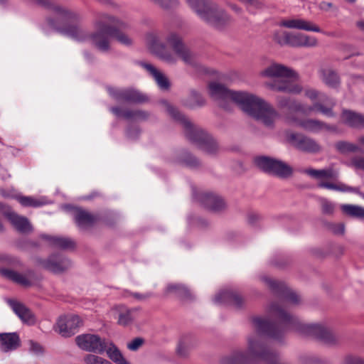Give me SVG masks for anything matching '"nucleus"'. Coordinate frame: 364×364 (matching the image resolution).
<instances>
[{
  "mask_svg": "<svg viewBox=\"0 0 364 364\" xmlns=\"http://www.w3.org/2000/svg\"><path fill=\"white\" fill-rule=\"evenodd\" d=\"M208 88L210 95L219 102L220 107L228 109L226 104L232 102L247 114L260 120L266 126H272L278 116L276 110L269 103L255 95L232 91L218 82L210 83Z\"/></svg>",
  "mask_w": 364,
  "mask_h": 364,
  "instance_id": "nucleus-1",
  "label": "nucleus"
},
{
  "mask_svg": "<svg viewBox=\"0 0 364 364\" xmlns=\"http://www.w3.org/2000/svg\"><path fill=\"white\" fill-rule=\"evenodd\" d=\"M161 104L164 107L168 114L183 128L186 137L208 154H215L220 150L217 141L200 127L193 124L189 119L181 113L178 109L172 106L166 100H161Z\"/></svg>",
  "mask_w": 364,
  "mask_h": 364,
  "instance_id": "nucleus-2",
  "label": "nucleus"
},
{
  "mask_svg": "<svg viewBox=\"0 0 364 364\" xmlns=\"http://www.w3.org/2000/svg\"><path fill=\"white\" fill-rule=\"evenodd\" d=\"M261 75L273 78L266 83L272 90L292 94H299L302 90L301 86L296 82V73L283 65L273 63L262 70Z\"/></svg>",
  "mask_w": 364,
  "mask_h": 364,
  "instance_id": "nucleus-3",
  "label": "nucleus"
},
{
  "mask_svg": "<svg viewBox=\"0 0 364 364\" xmlns=\"http://www.w3.org/2000/svg\"><path fill=\"white\" fill-rule=\"evenodd\" d=\"M188 5L209 25L220 29L229 21L230 17L218 6L208 0H186Z\"/></svg>",
  "mask_w": 364,
  "mask_h": 364,
  "instance_id": "nucleus-4",
  "label": "nucleus"
},
{
  "mask_svg": "<svg viewBox=\"0 0 364 364\" xmlns=\"http://www.w3.org/2000/svg\"><path fill=\"white\" fill-rule=\"evenodd\" d=\"M188 5L209 25L220 29L229 21L230 17L218 6L208 0H186Z\"/></svg>",
  "mask_w": 364,
  "mask_h": 364,
  "instance_id": "nucleus-5",
  "label": "nucleus"
},
{
  "mask_svg": "<svg viewBox=\"0 0 364 364\" xmlns=\"http://www.w3.org/2000/svg\"><path fill=\"white\" fill-rule=\"evenodd\" d=\"M304 95L312 101L316 100H318V101L314 102L311 106L304 107L303 105L302 113L309 114L313 112H320L328 117L335 116L333 109L336 105V102L332 98H330L324 93H321L314 89L305 90Z\"/></svg>",
  "mask_w": 364,
  "mask_h": 364,
  "instance_id": "nucleus-6",
  "label": "nucleus"
},
{
  "mask_svg": "<svg viewBox=\"0 0 364 364\" xmlns=\"http://www.w3.org/2000/svg\"><path fill=\"white\" fill-rule=\"evenodd\" d=\"M255 163L264 172L280 178H288L293 172L291 167L286 163L267 156L257 157Z\"/></svg>",
  "mask_w": 364,
  "mask_h": 364,
  "instance_id": "nucleus-7",
  "label": "nucleus"
},
{
  "mask_svg": "<svg viewBox=\"0 0 364 364\" xmlns=\"http://www.w3.org/2000/svg\"><path fill=\"white\" fill-rule=\"evenodd\" d=\"M76 343L81 349L101 354L108 346V341L95 334H82L75 338Z\"/></svg>",
  "mask_w": 364,
  "mask_h": 364,
  "instance_id": "nucleus-8",
  "label": "nucleus"
},
{
  "mask_svg": "<svg viewBox=\"0 0 364 364\" xmlns=\"http://www.w3.org/2000/svg\"><path fill=\"white\" fill-rule=\"evenodd\" d=\"M146 42L149 50L160 59L169 64L177 61L176 57L168 50L165 43L161 41L158 35L150 33L146 36Z\"/></svg>",
  "mask_w": 364,
  "mask_h": 364,
  "instance_id": "nucleus-9",
  "label": "nucleus"
},
{
  "mask_svg": "<svg viewBox=\"0 0 364 364\" xmlns=\"http://www.w3.org/2000/svg\"><path fill=\"white\" fill-rule=\"evenodd\" d=\"M261 279L267 285L271 291L282 300L287 301L294 304H296L299 302V296L296 292L289 289L284 282L273 280L266 276L262 277Z\"/></svg>",
  "mask_w": 364,
  "mask_h": 364,
  "instance_id": "nucleus-10",
  "label": "nucleus"
},
{
  "mask_svg": "<svg viewBox=\"0 0 364 364\" xmlns=\"http://www.w3.org/2000/svg\"><path fill=\"white\" fill-rule=\"evenodd\" d=\"M82 323V320L78 316L67 315L58 319L54 329L63 337H70L77 332Z\"/></svg>",
  "mask_w": 364,
  "mask_h": 364,
  "instance_id": "nucleus-11",
  "label": "nucleus"
},
{
  "mask_svg": "<svg viewBox=\"0 0 364 364\" xmlns=\"http://www.w3.org/2000/svg\"><path fill=\"white\" fill-rule=\"evenodd\" d=\"M289 141L296 149L306 153H318L321 146L314 139L301 134L291 133L288 135Z\"/></svg>",
  "mask_w": 364,
  "mask_h": 364,
  "instance_id": "nucleus-12",
  "label": "nucleus"
},
{
  "mask_svg": "<svg viewBox=\"0 0 364 364\" xmlns=\"http://www.w3.org/2000/svg\"><path fill=\"white\" fill-rule=\"evenodd\" d=\"M167 43L171 46L175 53L188 65H193L194 55L189 48L183 43L181 38L176 33H171L166 38Z\"/></svg>",
  "mask_w": 364,
  "mask_h": 364,
  "instance_id": "nucleus-13",
  "label": "nucleus"
},
{
  "mask_svg": "<svg viewBox=\"0 0 364 364\" xmlns=\"http://www.w3.org/2000/svg\"><path fill=\"white\" fill-rule=\"evenodd\" d=\"M107 91L112 98L119 102L141 103L147 100L145 95L134 90L109 87H107Z\"/></svg>",
  "mask_w": 364,
  "mask_h": 364,
  "instance_id": "nucleus-14",
  "label": "nucleus"
},
{
  "mask_svg": "<svg viewBox=\"0 0 364 364\" xmlns=\"http://www.w3.org/2000/svg\"><path fill=\"white\" fill-rule=\"evenodd\" d=\"M0 274L4 278L24 287L32 286L33 280L35 278V272L32 269H28L22 274L12 269L1 268Z\"/></svg>",
  "mask_w": 364,
  "mask_h": 364,
  "instance_id": "nucleus-15",
  "label": "nucleus"
},
{
  "mask_svg": "<svg viewBox=\"0 0 364 364\" xmlns=\"http://www.w3.org/2000/svg\"><path fill=\"white\" fill-rule=\"evenodd\" d=\"M41 263L45 269L55 273L62 272L71 265L70 261L60 254L52 255Z\"/></svg>",
  "mask_w": 364,
  "mask_h": 364,
  "instance_id": "nucleus-16",
  "label": "nucleus"
},
{
  "mask_svg": "<svg viewBox=\"0 0 364 364\" xmlns=\"http://www.w3.org/2000/svg\"><path fill=\"white\" fill-rule=\"evenodd\" d=\"M198 200L205 208L213 212H220L226 208L224 200L220 196L213 193H200Z\"/></svg>",
  "mask_w": 364,
  "mask_h": 364,
  "instance_id": "nucleus-17",
  "label": "nucleus"
},
{
  "mask_svg": "<svg viewBox=\"0 0 364 364\" xmlns=\"http://www.w3.org/2000/svg\"><path fill=\"white\" fill-rule=\"evenodd\" d=\"M280 26L292 28V29H299L306 31H313L316 33H321V29L309 21H306L302 18H292L288 20L282 21L279 24Z\"/></svg>",
  "mask_w": 364,
  "mask_h": 364,
  "instance_id": "nucleus-18",
  "label": "nucleus"
},
{
  "mask_svg": "<svg viewBox=\"0 0 364 364\" xmlns=\"http://www.w3.org/2000/svg\"><path fill=\"white\" fill-rule=\"evenodd\" d=\"M128 25L126 23L115 18L114 23H113L112 28H108V31L112 33V38H114L119 43L129 46L132 44V39L122 31V30L126 29Z\"/></svg>",
  "mask_w": 364,
  "mask_h": 364,
  "instance_id": "nucleus-19",
  "label": "nucleus"
},
{
  "mask_svg": "<svg viewBox=\"0 0 364 364\" xmlns=\"http://www.w3.org/2000/svg\"><path fill=\"white\" fill-rule=\"evenodd\" d=\"M342 122L353 129H364V114L349 110L343 109L341 113Z\"/></svg>",
  "mask_w": 364,
  "mask_h": 364,
  "instance_id": "nucleus-20",
  "label": "nucleus"
},
{
  "mask_svg": "<svg viewBox=\"0 0 364 364\" xmlns=\"http://www.w3.org/2000/svg\"><path fill=\"white\" fill-rule=\"evenodd\" d=\"M294 124L296 126L301 127L304 130L311 132H318L323 129L329 131H333L335 129L333 126L327 124L320 120L312 119L294 120Z\"/></svg>",
  "mask_w": 364,
  "mask_h": 364,
  "instance_id": "nucleus-21",
  "label": "nucleus"
},
{
  "mask_svg": "<svg viewBox=\"0 0 364 364\" xmlns=\"http://www.w3.org/2000/svg\"><path fill=\"white\" fill-rule=\"evenodd\" d=\"M242 298L237 292L226 289L220 291L215 297L214 302L216 304H232L237 307H240L242 304Z\"/></svg>",
  "mask_w": 364,
  "mask_h": 364,
  "instance_id": "nucleus-22",
  "label": "nucleus"
},
{
  "mask_svg": "<svg viewBox=\"0 0 364 364\" xmlns=\"http://www.w3.org/2000/svg\"><path fill=\"white\" fill-rule=\"evenodd\" d=\"M20 346V338L16 333H0V349L3 352L16 350Z\"/></svg>",
  "mask_w": 364,
  "mask_h": 364,
  "instance_id": "nucleus-23",
  "label": "nucleus"
},
{
  "mask_svg": "<svg viewBox=\"0 0 364 364\" xmlns=\"http://www.w3.org/2000/svg\"><path fill=\"white\" fill-rule=\"evenodd\" d=\"M10 306L18 318L24 323L33 324L35 323V316L32 311L22 303L16 301H9Z\"/></svg>",
  "mask_w": 364,
  "mask_h": 364,
  "instance_id": "nucleus-24",
  "label": "nucleus"
},
{
  "mask_svg": "<svg viewBox=\"0 0 364 364\" xmlns=\"http://www.w3.org/2000/svg\"><path fill=\"white\" fill-rule=\"evenodd\" d=\"M74 220L79 228L85 230L92 226L97 220V218L82 208H76Z\"/></svg>",
  "mask_w": 364,
  "mask_h": 364,
  "instance_id": "nucleus-25",
  "label": "nucleus"
},
{
  "mask_svg": "<svg viewBox=\"0 0 364 364\" xmlns=\"http://www.w3.org/2000/svg\"><path fill=\"white\" fill-rule=\"evenodd\" d=\"M140 65L145 68L154 77L160 89L166 90L169 89L170 82L168 79L154 66L146 63H141Z\"/></svg>",
  "mask_w": 364,
  "mask_h": 364,
  "instance_id": "nucleus-26",
  "label": "nucleus"
},
{
  "mask_svg": "<svg viewBox=\"0 0 364 364\" xmlns=\"http://www.w3.org/2000/svg\"><path fill=\"white\" fill-rule=\"evenodd\" d=\"M109 110L115 116L122 117L126 119H145L148 117L146 112L139 109H122L119 107H112Z\"/></svg>",
  "mask_w": 364,
  "mask_h": 364,
  "instance_id": "nucleus-27",
  "label": "nucleus"
},
{
  "mask_svg": "<svg viewBox=\"0 0 364 364\" xmlns=\"http://www.w3.org/2000/svg\"><path fill=\"white\" fill-rule=\"evenodd\" d=\"M41 237L48 240L53 247L68 250L74 249L75 242L68 237H55L43 235Z\"/></svg>",
  "mask_w": 364,
  "mask_h": 364,
  "instance_id": "nucleus-28",
  "label": "nucleus"
},
{
  "mask_svg": "<svg viewBox=\"0 0 364 364\" xmlns=\"http://www.w3.org/2000/svg\"><path fill=\"white\" fill-rule=\"evenodd\" d=\"M117 313V323L121 326H128L132 323L134 319L135 311L128 309L124 306H118L115 308Z\"/></svg>",
  "mask_w": 364,
  "mask_h": 364,
  "instance_id": "nucleus-29",
  "label": "nucleus"
},
{
  "mask_svg": "<svg viewBox=\"0 0 364 364\" xmlns=\"http://www.w3.org/2000/svg\"><path fill=\"white\" fill-rule=\"evenodd\" d=\"M318 187L343 193H358V187H352L342 182L333 183L327 181H321L318 183Z\"/></svg>",
  "mask_w": 364,
  "mask_h": 364,
  "instance_id": "nucleus-30",
  "label": "nucleus"
},
{
  "mask_svg": "<svg viewBox=\"0 0 364 364\" xmlns=\"http://www.w3.org/2000/svg\"><path fill=\"white\" fill-rule=\"evenodd\" d=\"M304 173L315 179H331L337 177V173L333 168L314 169L307 168Z\"/></svg>",
  "mask_w": 364,
  "mask_h": 364,
  "instance_id": "nucleus-31",
  "label": "nucleus"
},
{
  "mask_svg": "<svg viewBox=\"0 0 364 364\" xmlns=\"http://www.w3.org/2000/svg\"><path fill=\"white\" fill-rule=\"evenodd\" d=\"M9 222L20 232H27L31 230V225L28 220L26 217L18 215L16 213Z\"/></svg>",
  "mask_w": 364,
  "mask_h": 364,
  "instance_id": "nucleus-32",
  "label": "nucleus"
},
{
  "mask_svg": "<svg viewBox=\"0 0 364 364\" xmlns=\"http://www.w3.org/2000/svg\"><path fill=\"white\" fill-rule=\"evenodd\" d=\"M342 212L353 218L364 220V208L352 204H344L341 206Z\"/></svg>",
  "mask_w": 364,
  "mask_h": 364,
  "instance_id": "nucleus-33",
  "label": "nucleus"
},
{
  "mask_svg": "<svg viewBox=\"0 0 364 364\" xmlns=\"http://www.w3.org/2000/svg\"><path fill=\"white\" fill-rule=\"evenodd\" d=\"M107 356L117 364H130L125 360L120 350L112 342L108 341V346L105 350Z\"/></svg>",
  "mask_w": 364,
  "mask_h": 364,
  "instance_id": "nucleus-34",
  "label": "nucleus"
},
{
  "mask_svg": "<svg viewBox=\"0 0 364 364\" xmlns=\"http://www.w3.org/2000/svg\"><path fill=\"white\" fill-rule=\"evenodd\" d=\"M205 104V101L203 97L195 90H192L189 97L183 102L184 106L191 109L203 107Z\"/></svg>",
  "mask_w": 364,
  "mask_h": 364,
  "instance_id": "nucleus-35",
  "label": "nucleus"
},
{
  "mask_svg": "<svg viewBox=\"0 0 364 364\" xmlns=\"http://www.w3.org/2000/svg\"><path fill=\"white\" fill-rule=\"evenodd\" d=\"M321 77L323 81L329 87H336L340 82L338 74L331 69L322 70Z\"/></svg>",
  "mask_w": 364,
  "mask_h": 364,
  "instance_id": "nucleus-36",
  "label": "nucleus"
},
{
  "mask_svg": "<svg viewBox=\"0 0 364 364\" xmlns=\"http://www.w3.org/2000/svg\"><path fill=\"white\" fill-rule=\"evenodd\" d=\"M280 107H286L289 110L301 112L303 111V105L289 97H281L278 100Z\"/></svg>",
  "mask_w": 364,
  "mask_h": 364,
  "instance_id": "nucleus-37",
  "label": "nucleus"
},
{
  "mask_svg": "<svg viewBox=\"0 0 364 364\" xmlns=\"http://www.w3.org/2000/svg\"><path fill=\"white\" fill-rule=\"evenodd\" d=\"M335 147L341 154L354 153L360 151L358 145L347 141H339L335 144Z\"/></svg>",
  "mask_w": 364,
  "mask_h": 364,
  "instance_id": "nucleus-38",
  "label": "nucleus"
},
{
  "mask_svg": "<svg viewBox=\"0 0 364 364\" xmlns=\"http://www.w3.org/2000/svg\"><path fill=\"white\" fill-rule=\"evenodd\" d=\"M167 292H176L182 298L188 299L191 297V292L186 287L182 284H171L166 287Z\"/></svg>",
  "mask_w": 364,
  "mask_h": 364,
  "instance_id": "nucleus-39",
  "label": "nucleus"
},
{
  "mask_svg": "<svg viewBox=\"0 0 364 364\" xmlns=\"http://www.w3.org/2000/svg\"><path fill=\"white\" fill-rule=\"evenodd\" d=\"M17 200L20 204L24 207L36 208L42 206L44 204L41 200L31 196H18L17 197Z\"/></svg>",
  "mask_w": 364,
  "mask_h": 364,
  "instance_id": "nucleus-40",
  "label": "nucleus"
},
{
  "mask_svg": "<svg viewBox=\"0 0 364 364\" xmlns=\"http://www.w3.org/2000/svg\"><path fill=\"white\" fill-rule=\"evenodd\" d=\"M287 45L292 47H301L302 33H288Z\"/></svg>",
  "mask_w": 364,
  "mask_h": 364,
  "instance_id": "nucleus-41",
  "label": "nucleus"
},
{
  "mask_svg": "<svg viewBox=\"0 0 364 364\" xmlns=\"http://www.w3.org/2000/svg\"><path fill=\"white\" fill-rule=\"evenodd\" d=\"M85 364H112L109 360L94 354H88L84 358Z\"/></svg>",
  "mask_w": 364,
  "mask_h": 364,
  "instance_id": "nucleus-42",
  "label": "nucleus"
},
{
  "mask_svg": "<svg viewBox=\"0 0 364 364\" xmlns=\"http://www.w3.org/2000/svg\"><path fill=\"white\" fill-rule=\"evenodd\" d=\"M288 33L289 32L284 31H277L274 33V41L281 46L287 45Z\"/></svg>",
  "mask_w": 364,
  "mask_h": 364,
  "instance_id": "nucleus-43",
  "label": "nucleus"
},
{
  "mask_svg": "<svg viewBox=\"0 0 364 364\" xmlns=\"http://www.w3.org/2000/svg\"><path fill=\"white\" fill-rule=\"evenodd\" d=\"M189 337H183L179 342L177 352L181 356H186L187 355L188 348L189 346Z\"/></svg>",
  "mask_w": 364,
  "mask_h": 364,
  "instance_id": "nucleus-44",
  "label": "nucleus"
},
{
  "mask_svg": "<svg viewBox=\"0 0 364 364\" xmlns=\"http://www.w3.org/2000/svg\"><path fill=\"white\" fill-rule=\"evenodd\" d=\"M322 213L326 215H331L334 212L335 205L327 199L321 200Z\"/></svg>",
  "mask_w": 364,
  "mask_h": 364,
  "instance_id": "nucleus-45",
  "label": "nucleus"
},
{
  "mask_svg": "<svg viewBox=\"0 0 364 364\" xmlns=\"http://www.w3.org/2000/svg\"><path fill=\"white\" fill-rule=\"evenodd\" d=\"M301 47H315L318 44L317 39L311 36H307L302 33Z\"/></svg>",
  "mask_w": 364,
  "mask_h": 364,
  "instance_id": "nucleus-46",
  "label": "nucleus"
},
{
  "mask_svg": "<svg viewBox=\"0 0 364 364\" xmlns=\"http://www.w3.org/2000/svg\"><path fill=\"white\" fill-rule=\"evenodd\" d=\"M0 213L9 221L11 218L16 213L14 211L12 210L10 206L3 203H0Z\"/></svg>",
  "mask_w": 364,
  "mask_h": 364,
  "instance_id": "nucleus-47",
  "label": "nucleus"
},
{
  "mask_svg": "<svg viewBox=\"0 0 364 364\" xmlns=\"http://www.w3.org/2000/svg\"><path fill=\"white\" fill-rule=\"evenodd\" d=\"M328 228L336 235H343L345 231V225L343 223H331Z\"/></svg>",
  "mask_w": 364,
  "mask_h": 364,
  "instance_id": "nucleus-48",
  "label": "nucleus"
},
{
  "mask_svg": "<svg viewBox=\"0 0 364 364\" xmlns=\"http://www.w3.org/2000/svg\"><path fill=\"white\" fill-rule=\"evenodd\" d=\"M342 364H364V359L356 356L348 355L345 357Z\"/></svg>",
  "mask_w": 364,
  "mask_h": 364,
  "instance_id": "nucleus-49",
  "label": "nucleus"
},
{
  "mask_svg": "<svg viewBox=\"0 0 364 364\" xmlns=\"http://www.w3.org/2000/svg\"><path fill=\"white\" fill-rule=\"evenodd\" d=\"M144 343V339L136 338L127 344V348L131 350H138Z\"/></svg>",
  "mask_w": 364,
  "mask_h": 364,
  "instance_id": "nucleus-50",
  "label": "nucleus"
},
{
  "mask_svg": "<svg viewBox=\"0 0 364 364\" xmlns=\"http://www.w3.org/2000/svg\"><path fill=\"white\" fill-rule=\"evenodd\" d=\"M184 163L190 167H196L199 165L198 160L190 154H187L183 159Z\"/></svg>",
  "mask_w": 364,
  "mask_h": 364,
  "instance_id": "nucleus-51",
  "label": "nucleus"
},
{
  "mask_svg": "<svg viewBox=\"0 0 364 364\" xmlns=\"http://www.w3.org/2000/svg\"><path fill=\"white\" fill-rule=\"evenodd\" d=\"M351 164L355 168L364 171V157H355L352 159Z\"/></svg>",
  "mask_w": 364,
  "mask_h": 364,
  "instance_id": "nucleus-52",
  "label": "nucleus"
},
{
  "mask_svg": "<svg viewBox=\"0 0 364 364\" xmlns=\"http://www.w3.org/2000/svg\"><path fill=\"white\" fill-rule=\"evenodd\" d=\"M30 350L36 354H40L43 353L42 346L39 343L32 341H30Z\"/></svg>",
  "mask_w": 364,
  "mask_h": 364,
  "instance_id": "nucleus-53",
  "label": "nucleus"
},
{
  "mask_svg": "<svg viewBox=\"0 0 364 364\" xmlns=\"http://www.w3.org/2000/svg\"><path fill=\"white\" fill-rule=\"evenodd\" d=\"M132 296L137 300L139 301H144L151 296V293H146V294H139V293H133Z\"/></svg>",
  "mask_w": 364,
  "mask_h": 364,
  "instance_id": "nucleus-54",
  "label": "nucleus"
},
{
  "mask_svg": "<svg viewBox=\"0 0 364 364\" xmlns=\"http://www.w3.org/2000/svg\"><path fill=\"white\" fill-rule=\"evenodd\" d=\"M259 217L258 215L257 214H250L249 216H248V222L250 223V224H255L257 223V221L259 220Z\"/></svg>",
  "mask_w": 364,
  "mask_h": 364,
  "instance_id": "nucleus-55",
  "label": "nucleus"
},
{
  "mask_svg": "<svg viewBox=\"0 0 364 364\" xmlns=\"http://www.w3.org/2000/svg\"><path fill=\"white\" fill-rule=\"evenodd\" d=\"M230 7L237 13H240L241 11V9L235 4H230Z\"/></svg>",
  "mask_w": 364,
  "mask_h": 364,
  "instance_id": "nucleus-56",
  "label": "nucleus"
},
{
  "mask_svg": "<svg viewBox=\"0 0 364 364\" xmlns=\"http://www.w3.org/2000/svg\"><path fill=\"white\" fill-rule=\"evenodd\" d=\"M358 142L359 143V144L364 149V135L363 136H360L358 139Z\"/></svg>",
  "mask_w": 364,
  "mask_h": 364,
  "instance_id": "nucleus-57",
  "label": "nucleus"
},
{
  "mask_svg": "<svg viewBox=\"0 0 364 364\" xmlns=\"http://www.w3.org/2000/svg\"><path fill=\"white\" fill-rule=\"evenodd\" d=\"M357 26L359 27L360 29L364 31V21H361L357 23Z\"/></svg>",
  "mask_w": 364,
  "mask_h": 364,
  "instance_id": "nucleus-58",
  "label": "nucleus"
},
{
  "mask_svg": "<svg viewBox=\"0 0 364 364\" xmlns=\"http://www.w3.org/2000/svg\"><path fill=\"white\" fill-rule=\"evenodd\" d=\"M0 195L3 197H9V194L7 193L4 189L0 188Z\"/></svg>",
  "mask_w": 364,
  "mask_h": 364,
  "instance_id": "nucleus-59",
  "label": "nucleus"
},
{
  "mask_svg": "<svg viewBox=\"0 0 364 364\" xmlns=\"http://www.w3.org/2000/svg\"><path fill=\"white\" fill-rule=\"evenodd\" d=\"M9 3V0H0V5L6 6Z\"/></svg>",
  "mask_w": 364,
  "mask_h": 364,
  "instance_id": "nucleus-60",
  "label": "nucleus"
},
{
  "mask_svg": "<svg viewBox=\"0 0 364 364\" xmlns=\"http://www.w3.org/2000/svg\"><path fill=\"white\" fill-rule=\"evenodd\" d=\"M85 56L88 60L92 59V55L88 53H85Z\"/></svg>",
  "mask_w": 364,
  "mask_h": 364,
  "instance_id": "nucleus-61",
  "label": "nucleus"
},
{
  "mask_svg": "<svg viewBox=\"0 0 364 364\" xmlns=\"http://www.w3.org/2000/svg\"><path fill=\"white\" fill-rule=\"evenodd\" d=\"M356 194L359 195L364 199V193L360 191V188H358V193H355Z\"/></svg>",
  "mask_w": 364,
  "mask_h": 364,
  "instance_id": "nucleus-62",
  "label": "nucleus"
},
{
  "mask_svg": "<svg viewBox=\"0 0 364 364\" xmlns=\"http://www.w3.org/2000/svg\"><path fill=\"white\" fill-rule=\"evenodd\" d=\"M127 134L129 137H131V129L127 130Z\"/></svg>",
  "mask_w": 364,
  "mask_h": 364,
  "instance_id": "nucleus-63",
  "label": "nucleus"
},
{
  "mask_svg": "<svg viewBox=\"0 0 364 364\" xmlns=\"http://www.w3.org/2000/svg\"><path fill=\"white\" fill-rule=\"evenodd\" d=\"M346 1L349 3H354L356 0H346Z\"/></svg>",
  "mask_w": 364,
  "mask_h": 364,
  "instance_id": "nucleus-64",
  "label": "nucleus"
}]
</instances>
